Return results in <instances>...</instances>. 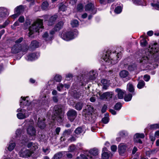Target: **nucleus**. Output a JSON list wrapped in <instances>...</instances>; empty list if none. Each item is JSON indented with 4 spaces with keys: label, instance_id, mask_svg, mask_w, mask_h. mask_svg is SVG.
<instances>
[{
    "label": "nucleus",
    "instance_id": "1",
    "mask_svg": "<svg viewBox=\"0 0 159 159\" xmlns=\"http://www.w3.org/2000/svg\"><path fill=\"white\" fill-rule=\"evenodd\" d=\"M28 97L26 98L21 97L22 99L20 100V107L18 108L17 111L18 113L17 114V116L19 119H23L27 117L30 115V113L26 111L25 109H24V106H29L30 102L28 100H26V98H28Z\"/></svg>",
    "mask_w": 159,
    "mask_h": 159
},
{
    "label": "nucleus",
    "instance_id": "2",
    "mask_svg": "<svg viewBox=\"0 0 159 159\" xmlns=\"http://www.w3.org/2000/svg\"><path fill=\"white\" fill-rule=\"evenodd\" d=\"M121 56V53H118L116 54V53H107L104 56H102V58L103 63L105 65L110 66L111 64H114L118 61V58Z\"/></svg>",
    "mask_w": 159,
    "mask_h": 159
},
{
    "label": "nucleus",
    "instance_id": "3",
    "mask_svg": "<svg viewBox=\"0 0 159 159\" xmlns=\"http://www.w3.org/2000/svg\"><path fill=\"white\" fill-rule=\"evenodd\" d=\"M43 28V20L39 19L36 20L29 28V36L30 37L35 32L42 31Z\"/></svg>",
    "mask_w": 159,
    "mask_h": 159
},
{
    "label": "nucleus",
    "instance_id": "4",
    "mask_svg": "<svg viewBox=\"0 0 159 159\" xmlns=\"http://www.w3.org/2000/svg\"><path fill=\"white\" fill-rule=\"evenodd\" d=\"M148 51V53H149L150 55H148V56L143 57L141 58L140 59V62L145 63L147 62L148 60L150 55H152L156 53H157L158 55L159 54V48L157 43H155L151 46H150Z\"/></svg>",
    "mask_w": 159,
    "mask_h": 159
},
{
    "label": "nucleus",
    "instance_id": "5",
    "mask_svg": "<svg viewBox=\"0 0 159 159\" xmlns=\"http://www.w3.org/2000/svg\"><path fill=\"white\" fill-rule=\"evenodd\" d=\"M78 34V32L76 30L67 32H63L61 34L60 37L63 40L69 41L76 37Z\"/></svg>",
    "mask_w": 159,
    "mask_h": 159
},
{
    "label": "nucleus",
    "instance_id": "6",
    "mask_svg": "<svg viewBox=\"0 0 159 159\" xmlns=\"http://www.w3.org/2000/svg\"><path fill=\"white\" fill-rule=\"evenodd\" d=\"M54 116L53 117V120H57L59 122H61L64 116V112L58 106H55L53 110Z\"/></svg>",
    "mask_w": 159,
    "mask_h": 159
},
{
    "label": "nucleus",
    "instance_id": "7",
    "mask_svg": "<svg viewBox=\"0 0 159 159\" xmlns=\"http://www.w3.org/2000/svg\"><path fill=\"white\" fill-rule=\"evenodd\" d=\"M29 126L27 129L28 134L31 137V139L34 140L36 135V130L33 126L34 121H31L28 123Z\"/></svg>",
    "mask_w": 159,
    "mask_h": 159
},
{
    "label": "nucleus",
    "instance_id": "8",
    "mask_svg": "<svg viewBox=\"0 0 159 159\" xmlns=\"http://www.w3.org/2000/svg\"><path fill=\"white\" fill-rule=\"evenodd\" d=\"M93 111V107L90 105H88L83 110V113L84 114L86 120L91 121L92 115Z\"/></svg>",
    "mask_w": 159,
    "mask_h": 159
},
{
    "label": "nucleus",
    "instance_id": "9",
    "mask_svg": "<svg viewBox=\"0 0 159 159\" xmlns=\"http://www.w3.org/2000/svg\"><path fill=\"white\" fill-rule=\"evenodd\" d=\"M33 153V151L23 148L19 152V155L20 157L25 158L30 157Z\"/></svg>",
    "mask_w": 159,
    "mask_h": 159
},
{
    "label": "nucleus",
    "instance_id": "10",
    "mask_svg": "<svg viewBox=\"0 0 159 159\" xmlns=\"http://www.w3.org/2000/svg\"><path fill=\"white\" fill-rule=\"evenodd\" d=\"M9 10L4 7H0V23L2 22L4 18L8 16Z\"/></svg>",
    "mask_w": 159,
    "mask_h": 159
},
{
    "label": "nucleus",
    "instance_id": "11",
    "mask_svg": "<svg viewBox=\"0 0 159 159\" xmlns=\"http://www.w3.org/2000/svg\"><path fill=\"white\" fill-rule=\"evenodd\" d=\"M55 32L53 30H52L50 31L49 34L47 32H45L43 35L42 37L43 40L48 41L52 40L53 37V35Z\"/></svg>",
    "mask_w": 159,
    "mask_h": 159
},
{
    "label": "nucleus",
    "instance_id": "12",
    "mask_svg": "<svg viewBox=\"0 0 159 159\" xmlns=\"http://www.w3.org/2000/svg\"><path fill=\"white\" fill-rule=\"evenodd\" d=\"M77 116V113L74 110H70L67 112V116L69 119L72 121L76 118Z\"/></svg>",
    "mask_w": 159,
    "mask_h": 159
},
{
    "label": "nucleus",
    "instance_id": "13",
    "mask_svg": "<svg viewBox=\"0 0 159 159\" xmlns=\"http://www.w3.org/2000/svg\"><path fill=\"white\" fill-rule=\"evenodd\" d=\"M84 153L88 157H89L91 158H92V157L90 156V155L94 156L97 155L98 154V149L93 148L89 151L87 150Z\"/></svg>",
    "mask_w": 159,
    "mask_h": 159
},
{
    "label": "nucleus",
    "instance_id": "14",
    "mask_svg": "<svg viewBox=\"0 0 159 159\" xmlns=\"http://www.w3.org/2000/svg\"><path fill=\"white\" fill-rule=\"evenodd\" d=\"M144 137V135L143 134L136 133L134 136V141L135 143L142 144V142L140 138L143 139Z\"/></svg>",
    "mask_w": 159,
    "mask_h": 159
},
{
    "label": "nucleus",
    "instance_id": "15",
    "mask_svg": "<svg viewBox=\"0 0 159 159\" xmlns=\"http://www.w3.org/2000/svg\"><path fill=\"white\" fill-rule=\"evenodd\" d=\"M127 148V145L125 143H120L118 147L119 152L120 155H123L125 152Z\"/></svg>",
    "mask_w": 159,
    "mask_h": 159
},
{
    "label": "nucleus",
    "instance_id": "16",
    "mask_svg": "<svg viewBox=\"0 0 159 159\" xmlns=\"http://www.w3.org/2000/svg\"><path fill=\"white\" fill-rule=\"evenodd\" d=\"M112 92H107L103 93L100 96V98L102 99H106L108 100L112 97Z\"/></svg>",
    "mask_w": 159,
    "mask_h": 159
},
{
    "label": "nucleus",
    "instance_id": "17",
    "mask_svg": "<svg viewBox=\"0 0 159 159\" xmlns=\"http://www.w3.org/2000/svg\"><path fill=\"white\" fill-rule=\"evenodd\" d=\"M85 10L86 11L92 12L93 14L96 13V10L94 8V5L92 3L87 4L85 7Z\"/></svg>",
    "mask_w": 159,
    "mask_h": 159
},
{
    "label": "nucleus",
    "instance_id": "18",
    "mask_svg": "<svg viewBox=\"0 0 159 159\" xmlns=\"http://www.w3.org/2000/svg\"><path fill=\"white\" fill-rule=\"evenodd\" d=\"M21 44H15L11 49V52L13 53H16L21 51Z\"/></svg>",
    "mask_w": 159,
    "mask_h": 159
},
{
    "label": "nucleus",
    "instance_id": "19",
    "mask_svg": "<svg viewBox=\"0 0 159 159\" xmlns=\"http://www.w3.org/2000/svg\"><path fill=\"white\" fill-rule=\"evenodd\" d=\"M71 133V129H68L65 130L63 132L62 136L60 138L61 141H64L67 138Z\"/></svg>",
    "mask_w": 159,
    "mask_h": 159
},
{
    "label": "nucleus",
    "instance_id": "20",
    "mask_svg": "<svg viewBox=\"0 0 159 159\" xmlns=\"http://www.w3.org/2000/svg\"><path fill=\"white\" fill-rule=\"evenodd\" d=\"M98 75V74L95 71H90L88 74V77L90 80H94L95 79Z\"/></svg>",
    "mask_w": 159,
    "mask_h": 159
},
{
    "label": "nucleus",
    "instance_id": "21",
    "mask_svg": "<svg viewBox=\"0 0 159 159\" xmlns=\"http://www.w3.org/2000/svg\"><path fill=\"white\" fill-rule=\"evenodd\" d=\"M39 56V54L37 53H33L28 55L27 56V60L29 61H32L37 59Z\"/></svg>",
    "mask_w": 159,
    "mask_h": 159
},
{
    "label": "nucleus",
    "instance_id": "22",
    "mask_svg": "<svg viewBox=\"0 0 159 159\" xmlns=\"http://www.w3.org/2000/svg\"><path fill=\"white\" fill-rule=\"evenodd\" d=\"M129 74L128 72L127 71L125 70H123L121 71L120 74V77L123 78H126L125 81H127L129 79V78L128 76Z\"/></svg>",
    "mask_w": 159,
    "mask_h": 159
},
{
    "label": "nucleus",
    "instance_id": "23",
    "mask_svg": "<svg viewBox=\"0 0 159 159\" xmlns=\"http://www.w3.org/2000/svg\"><path fill=\"white\" fill-rule=\"evenodd\" d=\"M27 147L30 148L32 150L31 151L35 150L38 148V147L37 144L36 143H33L32 142H30L28 143L27 145Z\"/></svg>",
    "mask_w": 159,
    "mask_h": 159
},
{
    "label": "nucleus",
    "instance_id": "24",
    "mask_svg": "<svg viewBox=\"0 0 159 159\" xmlns=\"http://www.w3.org/2000/svg\"><path fill=\"white\" fill-rule=\"evenodd\" d=\"M45 119L43 120L40 118H39L38 120L37 125L41 129H44L46 125L44 123Z\"/></svg>",
    "mask_w": 159,
    "mask_h": 159
},
{
    "label": "nucleus",
    "instance_id": "25",
    "mask_svg": "<svg viewBox=\"0 0 159 159\" xmlns=\"http://www.w3.org/2000/svg\"><path fill=\"white\" fill-rule=\"evenodd\" d=\"M101 83L102 85V89H107L109 84V82L107 80L103 79L101 80Z\"/></svg>",
    "mask_w": 159,
    "mask_h": 159
},
{
    "label": "nucleus",
    "instance_id": "26",
    "mask_svg": "<svg viewBox=\"0 0 159 159\" xmlns=\"http://www.w3.org/2000/svg\"><path fill=\"white\" fill-rule=\"evenodd\" d=\"M64 24L63 21H60L58 22L55 26L54 30L56 31H58L61 30L62 27Z\"/></svg>",
    "mask_w": 159,
    "mask_h": 159
},
{
    "label": "nucleus",
    "instance_id": "27",
    "mask_svg": "<svg viewBox=\"0 0 159 159\" xmlns=\"http://www.w3.org/2000/svg\"><path fill=\"white\" fill-rule=\"evenodd\" d=\"M117 93L118 98L119 99H122L124 97L125 92L119 89H117L116 90Z\"/></svg>",
    "mask_w": 159,
    "mask_h": 159
},
{
    "label": "nucleus",
    "instance_id": "28",
    "mask_svg": "<svg viewBox=\"0 0 159 159\" xmlns=\"http://www.w3.org/2000/svg\"><path fill=\"white\" fill-rule=\"evenodd\" d=\"M42 104L43 105H45L46 107L48 106V103L49 102V99L48 98H47L46 96H44L42 98Z\"/></svg>",
    "mask_w": 159,
    "mask_h": 159
},
{
    "label": "nucleus",
    "instance_id": "29",
    "mask_svg": "<svg viewBox=\"0 0 159 159\" xmlns=\"http://www.w3.org/2000/svg\"><path fill=\"white\" fill-rule=\"evenodd\" d=\"M65 152H58L53 157V159H60L65 154Z\"/></svg>",
    "mask_w": 159,
    "mask_h": 159
},
{
    "label": "nucleus",
    "instance_id": "30",
    "mask_svg": "<svg viewBox=\"0 0 159 159\" xmlns=\"http://www.w3.org/2000/svg\"><path fill=\"white\" fill-rule=\"evenodd\" d=\"M57 18V15H54L51 16L49 20L48 21V25L51 26L52 25L54 24L55 21L56 20Z\"/></svg>",
    "mask_w": 159,
    "mask_h": 159
},
{
    "label": "nucleus",
    "instance_id": "31",
    "mask_svg": "<svg viewBox=\"0 0 159 159\" xmlns=\"http://www.w3.org/2000/svg\"><path fill=\"white\" fill-rule=\"evenodd\" d=\"M39 45V43L36 41L34 40L31 42L30 46L32 49H34L38 48Z\"/></svg>",
    "mask_w": 159,
    "mask_h": 159
},
{
    "label": "nucleus",
    "instance_id": "32",
    "mask_svg": "<svg viewBox=\"0 0 159 159\" xmlns=\"http://www.w3.org/2000/svg\"><path fill=\"white\" fill-rule=\"evenodd\" d=\"M15 145L16 144L14 142L12 141H10L8 144L7 149L9 151H11L14 149Z\"/></svg>",
    "mask_w": 159,
    "mask_h": 159
},
{
    "label": "nucleus",
    "instance_id": "33",
    "mask_svg": "<svg viewBox=\"0 0 159 159\" xmlns=\"http://www.w3.org/2000/svg\"><path fill=\"white\" fill-rule=\"evenodd\" d=\"M23 6L22 5H20L14 9V12L20 14L21 12L23 11Z\"/></svg>",
    "mask_w": 159,
    "mask_h": 159
},
{
    "label": "nucleus",
    "instance_id": "34",
    "mask_svg": "<svg viewBox=\"0 0 159 159\" xmlns=\"http://www.w3.org/2000/svg\"><path fill=\"white\" fill-rule=\"evenodd\" d=\"M83 105L84 104L83 103L81 102H78L75 106V108L77 110H80L82 109Z\"/></svg>",
    "mask_w": 159,
    "mask_h": 159
},
{
    "label": "nucleus",
    "instance_id": "35",
    "mask_svg": "<svg viewBox=\"0 0 159 159\" xmlns=\"http://www.w3.org/2000/svg\"><path fill=\"white\" fill-rule=\"evenodd\" d=\"M110 154L112 156V154L111 152L109 151L108 152L102 153V157L103 159H108Z\"/></svg>",
    "mask_w": 159,
    "mask_h": 159
},
{
    "label": "nucleus",
    "instance_id": "36",
    "mask_svg": "<svg viewBox=\"0 0 159 159\" xmlns=\"http://www.w3.org/2000/svg\"><path fill=\"white\" fill-rule=\"evenodd\" d=\"M83 131V130L81 127H78L75 130V134L77 136L82 133Z\"/></svg>",
    "mask_w": 159,
    "mask_h": 159
},
{
    "label": "nucleus",
    "instance_id": "37",
    "mask_svg": "<svg viewBox=\"0 0 159 159\" xmlns=\"http://www.w3.org/2000/svg\"><path fill=\"white\" fill-rule=\"evenodd\" d=\"M145 85V83L143 80H141L139 82L137 85V87L139 89L143 88Z\"/></svg>",
    "mask_w": 159,
    "mask_h": 159
},
{
    "label": "nucleus",
    "instance_id": "38",
    "mask_svg": "<svg viewBox=\"0 0 159 159\" xmlns=\"http://www.w3.org/2000/svg\"><path fill=\"white\" fill-rule=\"evenodd\" d=\"M48 4L47 2H44L42 5V8L43 10H46L48 8Z\"/></svg>",
    "mask_w": 159,
    "mask_h": 159
},
{
    "label": "nucleus",
    "instance_id": "39",
    "mask_svg": "<svg viewBox=\"0 0 159 159\" xmlns=\"http://www.w3.org/2000/svg\"><path fill=\"white\" fill-rule=\"evenodd\" d=\"M71 25L73 27H76L79 25L78 21L77 20H73L71 22Z\"/></svg>",
    "mask_w": 159,
    "mask_h": 159
},
{
    "label": "nucleus",
    "instance_id": "40",
    "mask_svg": "<svg viewBox=\"0 0 159 159\" xmlns=\"http://www.w3.org/2000/svg\"><path fill=\"white\" fill-rule=\"evenodd\" d=\"M132 1L135 5H144L143 3V0H132Z\"/></svg>",
    "mask_w": 159,
    "mask_h": 159
},
{
    "label": "nucleus",
    "instance_id": "41",
    "mask_svg": "<svg viewBox=\"0 0 159 159\" xmlns=\"http://www.w3.org/2000/svg\"><path fill=\"white\" fill-rule=\"evenodd\" d=\"M127 89L130 92H133L134 90L133 85L129 83L127 85Z\"/></svg>",
    "mask_w": 159,
    "mask_h": 159
},
{
    "label": "nucleus",
    "instance_id": "42",
    "mask_svg": "<svg viewBox=\"0 0 159 159\" xmlns=\"http://www.w3.org/2000/svg\"><path fill=\"white\" fill-rule=\"evenodd\" d=\"M151 5L154 8L159 10V0H157V2L156 3H152Z\"/></svg>",
    "mask_w": 159,
    "mask_h": 159
},
{
    "label": "nucleus",
    "instance_id": "43",
    "mask_svg": "<svg viewBox=\"0 0 159 159\" xmlns=\"http://www.w3.org/2000/svg\"><path fill=\"white\" fill-rule=\"evenodd\" d=\"M132 97V96L131 94H129L125 96L124 99L125 101H129L131 100Z\"/></svg>",
    "mask_w": 159,
    "mask_h": 159
},
{
    "label": "nucleus",
    "instance_id": "44",
    "mask_svg": "<svg viewBox=\"0 0 159 159\" xmlns=\"http://www.w3.org/2000/svg\"><path fill=\"white\" fill-rule=\"evenodd\" d=\"M115 12L117 14L120 13L122 11V8L120 6H118L116 8L115 10Z\"/></svg>",
    "mask_w": 159,
    "mask_h": 159
},
{
    "label": "nucleus",
    "instance_id": "45",
    "mask_svg": "<svg viewBox=\"0 0 159 159\" xmlns=\"http://www.w3.org/2000/svg\"><path fill=\"white\" fill-rule=\"evenodd\" d=\"M147 41L144 38L143 39L140 41V44L142 46L144 47L147 44Z\"/></svg>",
    "mask_w": 159,
    "mask_h": 159
},
{
    "label": "nucleus",
    "instance_id": "46",
    "mask_svg": "<svg viewBox=\"0 0 159 159\" xmlns=\"http://www.w3.org/2000/svg\"><path fill=\"white\" fill-rule=\"evenodd\" d=\"M66 6L63 4H61L59 6V11H63L66 10Z\"/></svg>",
    "mask_w": 159,
    "mask_h": 159
},
{
    "label": "nucleus",
    "instance_id": "47",
    "mask_svg": "<svg viewBox=\"0 0 159 159\" xmlns=\"http://www.w3.org/2000/svg\"><path fill=\"white\" fill-rule=\"evenodd\" d=\"M19 22L18 21H16L11 26V27L12 29L15 30L16 27L19 26Z\"/></svg>",
    "mask_w": 159,
    "mask_h": 159
},
{
    "label": "nucleus",
    "instance_id": "48",
    "mask_svg": "<svg viewBox=\"0 0 159 159\" xmlns=\"http://www.w3.org/2000/svg\"><path fill=\"white\" fill-rule=\"evenodd\" d=\"M150 128L152 129H156L159 128V124H156L151 125Z\"/></svg>",
    "mask_w": 159,
    "mask_h": 159
},
{
    "label": "nucleus",
    "instance_id": "49",
    "mask_svg": "<svg viewBox=\"0 0 159 159\" xmlns=\"http://www.w3.org/2000/svg\"><path fill=\"white\" fill-rule=\"evenodd\" d=\"M61 77L59 75H56L54 77V80L57 82H59L61 81Z\"/></svg>",
    "mask_w": 159,
    "mask_h": 159
},
{
    "label": "nucleus",
    "instance_id": "50",
    "mask_svg": "<svg viewBox=\"0 0 159 159\" xmlns=\"http://www.w3.org/2000/svg\"><path fill=\"white\" fill-rule=\"evenodd\" d=\"M121 107V105L120 103H117L114 107V109L116 110H119Z\"/></svg>",
    "mask_w": 159,
    "mask_h": 159
},
{
    "label": "nucleus",
    "instance_id": "51",
    "mask_svg": "<svg viewBox=\"0 0 159 159\" xmlns=\"http://www.w3.org/2000/svg\"><path fill=\"white\" fill-rule=\"evenodd\" d=\"M28 50V47L27 46H23V47H21V51H22L23 54H25L27 51Z\"/></svg>",
    "mask_w": 159,
    "mask_h": 159
},
{
    "label": "nucleus",
    "instance_id": "52",
    "mask_svg": "<svg viewBox=\"0 0 159 159\" xmlns=\"http://www.w3.org/2000/svg\"><path fill=\"white\" fill-rule=\"evenodd\" d=\"M115 0H99L101 3L105 4V3H111L113 2Z\"/></svg>",
    "mask_w": 159,
    "mask_h": 159
},
{
    "label": "nucleus",
    "instance_id": "53",
    "mask_svg": "<svg viewBox=\"0 0 159 159\" xmlns=\"http://www.w3.org/2000/svg\"><path fill=\"white\" fill-rule=\"evenodd\" d=\"M77 138H78L77 136L74 134V136H72L70 139H69V141H70V142H71L75 141L76 140Z\"/></svg>",
    "mask_w": 159,
    "mask_h": 159
},
{
    "label": "nucleus",
    "instance_id": "54",
    "mask_svg": "<svg viewBox=\"0 0 159 159\" xmlns=\"http://www.w3.org/2000/svg\"><path fill=\"white\" fill-rule=\"evenodd\" d=\"M64 85L61 84H59L57 86V89L59 91H61L64 87Z\"/></svg>",
    "mask_w": 159,
    "mask_h": 159
},
{
    "label": "nucleus",
    "instance_id": "55",
    "mask_svg": "<svg viewBox=\"0 0 159 159\" xmlns=\"http://www.w3.org/2000/svg\"><path fill=\"white\" fill-rule=\"evenodd\" d=\"M75 149V147L73 145L70 146L68 148V150L70 152L74 151Z\"/></svg>",
    "mask_w": 159,
    "mask_h": 159
},
{
    "label": "nucleus",
    "instance_id": "56",
    "mask_svg": "<svg viewBox=\"0 0 159 159\" xmlns=\"http://www.w3.org/2000/svg\"><path fill=\"white\" fill-rule=\"evenodd\" d=\"M21 134V130L20 129H17L16 132V137H20Z\"/></svg>",
    "mask_w": 159,
    "mask_h": 159
},
{
    "label": "nucleus",
    "instance_id": "57",
    "mask_svg": "<svg viewBox=\"0 0 159 159\" xmlns=\"http://www.w3.org/2000/svg\"><path fill=\"white\" fill-rule=\"evenodd\" d=\"M23 40V39L22 37H20L17 40L15 41V44H20V43H21Z\"/></svg>",
    "mask_w": 159,
    "mask_h": 159
},
{
    "label": "nucleus",
    "instance_id": "58",
    "mask_svg": "<svg viewBox=\"0 0 159 159\" xmlns=\"http://www.w3.org/2000/svg\"><path fill=\"white\" fill-rule=\"evenodd\" d=\"M102 121L104 124L107 123L109 121V118L107 117H105L102 119Z\"/></svg>",
    "mask_w": 159,
    "mask_h": 159
},
{
    "label": "nucleus",
    "instance_id": "59",
    "mask_svg": "<svg viewBox=\"0 0 159 159\" xmlns=\"http://www.w3.org/2000/svg\"><path fill=\"white\" fill-rule=\"evenodd\" d=\"M18 21L20 23H23L25 21L24 17L23 16H20L18 19Z\"/></svg>",
    "mask_w": 159,
    "mask_h": 159
},
{
    "label": "nucleus",
    "instance_id": "60",
    "mask_svg": "<svg viewBox=\"0 0 159 159\" xmlns=\"http://www.w3.org/2000/svg\"><path fill=\"white\" fill-rule=\"evenodd\" d=\"M83 7L82 4H79L77 6V10L79 11H81L83 9Z\"/></svg>",
    "mask_w": 159,
    "mask_h": 159
},
{
    "label": "nucleus",
    "instance_id": "61",
    "mask_svg": "<svg viewBox=\"0 0 159 159\" xmlns=\"http://www.w3.org/2000/svg\"><path fill=\"white\" fill-rule=\"evenodd\" d=\"M150 79V77L149 75H145L144 76L143 79L144 80L146 81H149Z\"/></svg>",
    "mask_w": 159,
    "mask_h": 159
},
{
    "label": "nucleus",
    "instance_id": "62",
    "mask_svg": "<svg viewBox=\"0 0 159 159\" xmlns=\"http://www.w3.org/2000/svg\"><path fill=\"white\" fill-rule=\"evenodd\" d=\"M117 146L116 145H112L111 147V150L114 152H115L117 150Z\"/></svg>",
    "mask_w": 159,
    "mask_h": 159
},
{
    "label": "nucleus",
    "instance_id": "63",
    "mask_svg": "<svg viewBox=\"0 0 159 159\" xmlns=\"http://www.w3.org/2000/svg\"><path fill=\"white\" fill-rule=\"evenodd\" d=\"M10 23V21L9 20H7L3 24V26L5 28Z\"/></svg>",
    "mask_w": 159,
    "mask_h": 159
},
{
    "label": "nucleus",
    "instance_id": "64",
    "mask_svg": "<svg viewBox=\"0 0 159 159\" xmlns=\"http://www.w3.org/2000/svg\"><path fill=\"white\" fill-rule=\"evenodd\" d=\"M86 155H83L77 157V159H88L87 157L85 156Z\"/></svg>",
    "mask_w": 159,
    "mask_h": 159
}]
</instances>
